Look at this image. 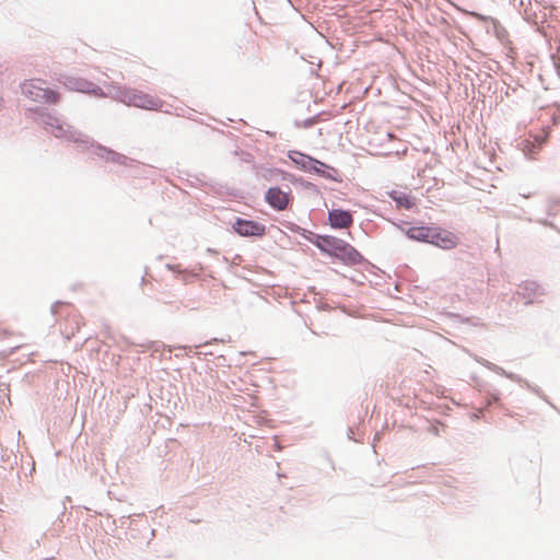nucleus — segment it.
I'll list each match as a JSON object with an SVG mask.
<instances>
[{"instance_id":"nucleus-1","label":"nucleus","mask_w":560,"mask_h":560,"mask_svg":"<svg viewBox=\"0 0 560 560\" xmlns=\"http://www.w3.org/2000/svg\"><path fill=\"white\" fill-rule=\"evenodd\" d=\"M33 112L38 116V118H40V122L46 126V129L49 130L55 137H65L68 141L77 143L78 147L82 149V151L91 150L92 154L101 159L119 165H127L129 158L109 148L95 143L89 136L77 130H71L69 126L66 129L65 126L60 124L58 118L46 113L45 107H36L33 109Z\"/></svg>"},{"instance_id":"nucleus-2","label":"nucleus","mask_w":560,"mask_h":560,"mask_svg":"<svg viewBox=\"0 0 560 560\" xmlns=\"http://www.w3.org/2000/svg\"><path fill=\"white\" fill-rule=\"evenodd\" d=\"M314 246L323 255L339 260L347 266H355L364 262L371 265L354 246L332 235L319 234L318 237H316Z\"/></svg>"},{"instance_id":"nucleus-3","label":"nucleus","mask_w":560,"mask_h":560,"mask_svg":"<svg viewBox=\"0 0 560 560\" xmlns=\"http://www.w3.org/2000/svg\"><path fill=\"white\" fill-rule=\"evenodd\" d=\"M399 230L411 241L434 245L442 249L455 248L459 243V237L438 225H412Z\"/></svg>"},{"instance_id":"nucleus-4","label":"nucleus","mask_w":560,"mask_h":560,"mask_svg":"<svg viewBox=\"0 0 560 560\" xmlns=\"http://www.w3.org/2000/svg\"><path fill=\"white\" fill-rule=\"evenodd\" d=\"M118 98L128 106H135L149 110H161L163 102L142 91L124 88L118 90Z\"/></svg>"},{"instance_id":"nucleus-5","label":"nucleus","mask_w":560,"mask_h":560,"mask_svg":"<svg viewBox=\"0 0 560 560\" xmlns=\"http://www.w3.org/2000/svg\"><path fill=\"white\" fill-rule=\"evenodd\" d=\"M51 79L63 85L68 91L81 92L96 97H103L105 95L100 85L83 78L54 72Z\"/></svg>"},{"instance_id":"nucleus-6","label":"nucleus","mask_w":560,"mask_h":560,"mask_svg":"<svg viewBox=\"0 0 560 560\" xmlns=\"http://www.w3.org/2000/svg\"><path fill=\"white\" fill-rule=\"evenodd\" d=\"M288 190H283L279 186H272L265 192V202L275 211H283L293 205L294 197L291 188L287 186Z\"/></svg>"},{"instance_id":"nucleus-7","label":"nucleus","mask_w":560,"mask_h":560,"mask_svg":"<svg viewBox=\"0 0 560 560\" xmlns=\"http://www.w3.org/2000/svg\"><path fill=\"white\" fill-rule=\"evenodd\" d=\"M233 231L242 237H262L266 235L265 224L249 219L237 217L232 224Z\"/></svg>"},{"instance_id":"nucleus-8","label":"nucleus","mask_w":560,"mask_h":560,"mask_svg":"<svg viewBox=\"0 0 560 560\" xmlns=\"http://www.w3.org/2000/svg\"><path fill=\"white\" fill-rule=\"evenodd\" d=\"M327 221L329 226L334 230L349 229L354 223L353 212L342 208H335L328 210Z\"/></svg>"},{"instance_id":"nucleus-9","label":"nucleus","mask_w":560,"mask_h":560,"mask_svg":"<svg viewBox=\"0 0 560 560\" xmlns=\"http://www.w3.org/2000/svg\"><path fill=\"white\" fill-rule=\"evenodd\" d=\"M516 294L525 300V304L537 302V299L545 294L544 288L535 281H524L518 285Z\"/></svg>"},{"instance_id":"nucleus-10","label":"nucleus","mask_w":560,"mask_h":560,"mask_svg":"<svg viewBox=\"0 0 560 560\" xmlns=\"http://www.w3.org/2000/svg\"><path fill=\"white\" fill-rule=\"evenodd\" d=\"M288 158L299 170L306 173H312V171L315 170L314 165L318 164L317 159L300 151H289Z\"/></svg>"},{"instance_id":"nucleus-11","label":"nucleus","mask_w":560,"mask_h":560,"mask_svg":"<svg viewBox=\"0 0 560 560\" xmlns=\"http://www.w3.org/2000/svg\"><path fill=\"white\" fill-rule=\"evenodd\" d=\"M479 392L485 400L487 408H503V404L501 401V393L497 387H494L491 384L485 383L482 385H479Z\"/></svg>"},{"instance_id":"nucleus-12","label":"nucleus","mask_w":560,"mask_h":560,"mask_svg":"<svg viewBox=\"0 0 560 560\" xmlns=\"http://www.w3.org/2000/svg\"><path fill=\"white\" fill-rule=\"evenodd\" d=\"M489 370L494 372V373H497V374H499V375H501V376H504V377H506V378H509V380H511V381H513V382H515L517 384H520L522 387L527 388V389L534 392L537 395H539V393H540L539 387L530 385L527 380L523 378L518 374H515V373H512V372H508L503 368H501V366H499V365H497L494 363L490 364Z\"/></svg>"},{"instance_id":"nucleus-13","label":"nucleus","mask_w":560,"mask_h":560,"mask_svg":"<svg viewBox=\"0 0 560 560\" xmlns=\"http://www.w3.org/2000/svg\"><path fill=\"white\" fill-rule=\"evenodd\" d=\"M42 83L45 82L37 79L24 81L21 85L23 95L34 102L40 101V93L43 90V86L40 85Z\"/></svg>"},{"instance_id":"nucleus-14","label":"nucleus","mask_w":560,"mask_h":560,"mask_svg":"<svg viewBox=\"0 0 560 560\" xmlns=\"http://www.w3.org/2000/svg\"><path fill=\"white\" fill-rule=\"evenodd\" d=\"M314 168L315 170H313L312 173L316 174L319 177H323L325 179H329L332 182H337V183H340L342 180L341 177L339 176L338 170H336L335 167H332L319 160H318V164L314 165Z\"/></svg>"},{"instance_id":"nucleus-15","label":"nucleus","mask_w":560,"mask_h":560,"mask_svg":"<svg viewBox=\"0 0 560 560\" xmlns=\"http://www.w3.org/2000/svg\"><path fill=\"white\" fill-rule=\"evenodd\" d=\"M388 197L396 203L398 209L410 210L415 206L412 197L406 192L392 190L388 192Z\"/></svg>"},{"instance_id":"nucleus-16","label":"nucleus","mask_w":560,"mask_h":560,"mask_svg":"<svg viewBox=\"0 0 560 560\" xmlns=\"http://www.w3.org/2000/svg\"><path fill=\"white\" fill-rule=\"evenodd\" d=\"M285 226L289 231L301 235L304 240H306L307 242H310L313 245H315L316 237H318V235H319V234H317L313 231L306 230L293 222H289Z\"/></svg>"},{"instance_id":"nucleus-17","label":"nucleus","mask_w":560,"mask_h":560,"mask_svg":"<svg viewBox=\"0 0 560 560\" xmlns=\"http://www.w3.org/2000/svg\"><path fill=\"white\" fill-rule=\"evenodd\" d=\"M285 226L289 231L301 235L304 240H306L307 242H310L313 245H315L316 237H318V235H319V234H317L313 231L306 230L293 222H289Z\"/></svg>"},{"instance_id":"nucleus-18","label":"nucleus","mask_w":560,"mask_h":560,"mask_svg":"<svg viewBox=\"0 0 560 560\" xmlns=\"http://www.w3.org/2000/svg\"><path fill=\"white\" fill-rule=\"evenodd\" d=\"M61 98L60 93L50 88H43L40 93V103L57 104Z\"/></svg>"},{"instance_id":"nucleus-19","label":"nucleus","mask_w":560,"mask_h":560,"mask_svg":"<svg viewBox=\"0 0 560 560\" xmlns=\"http://www.w3.org/2000/svg\"><path fill=\"white\" fill-rule=\"evenodd\" d=\"M475 16L480 21L490 22L498 38H502L503 34L506 33L504 27L500 24V22L497 19L486 16L480 13H475Z\"/></svg>"},{"instance_id":"nucleus-20","label":"nucleus","mask_w":560,"mask_h":560,"mask_svg":"<svg viewBox=\"0 0 560 560\" xmlns=\"http://www.w3.org/2000/svg\"><path fill=\"white\" fill-rule=\"evenodd\" d=\"M282 170L264 167L259 172V176L268 182H278L281 179Z\"/></svg>"},{"instance_id":"nucleus-21","label":"nucleus","mask_w":560,"mask_h":560,"mask_svg":"<svg viewBox=\"0 0 560 560\" xmlns=\"http://www.w3.org/2000/svg\"><path fill=\"white\" fill-rule=\"evenodd\" d=\"M318 116L315 115L313 117H308L302 121H299V120H295L294 121V125L298 127V128H304V129H308V128H312L314 125H316L318 122Z\"/></svg>"},{"instance_id":"nucleus-22","label":"nucleus","mask_w":560,"mask_h":560,"mask_svg":"<svg viewBox=\"0 0 560 560\" xmlns=\"http://www.w3.org/2000/svg\"><path fill=\"white\" fill-rule=\"evenodd\" d=\"M560 208V199L551 198L548 201L547 212L548 215H555Z\"/></svg>"},{"instance_id":"nucleus-23","label":"nucleus","mask_w":560,"mask_h":560,"mask_svg":"<svg viewBox=\"0 0 560 560\" xmlns=\"http://www.w3.org/2000/svg\"><path fill=\"white\" fill-rule=\"evenodd\" d=\"M299 184L303 188L312 190L313 192H316V194L319 192L318 187L315 184H313L312 182L305 180L302 177H299Z\"/></svg>"},{"instance_id":"nucleus-24","label":"nucleus","mask_w":560,"mask_h":560,"mask_svg":"<svg viewBox=\"0 0 560 560\" xmlns=\"http://www.w3.org/2000/svg\"><path fill=\"white\" fill-rule=\"evenodd\" d=\"M280 180H287V182H290V183H299V177H296L295 175H293L291 173L282 171L281 179Z\"/></svg>"},{"instance_id":"nucleus-25","label":"nucleus","mask_w":560,"mask_h":560,"mask_svg":"<svg viewBox=\"0 0 560 560\" xmlns=\"http://www.w3.org/2000/svg\"><path fill=\"white\" fill-rule=\"evenodd\" d=\"M63 306H67L66 303L61 302V301H57L55 302L52 305H51V308H50V312L54 316L58 315L59 314V308L60 307H63Z\"/></svg>"},{"instance_id":"nucleus-26","label":"nucleus","mask_w":560,"mask_h":560,"mask_svg":"<svg viewBox=\"0 0 560 560\" xmlns=\"http://www.w3.org/2000/svg\"><path fill=\"white\" fill-rule=\"evenodd\" d=\"M523 18L524 20H526L527 22H530L533 21L534 16L536 15L535 12H532L530 9L528 7H526L523 11Z\"/></svg>"},{"instance_id":"nucleus-27","label":"nucleus","mask_w":560,"mask_h":560,"mask_svg":"<svg viewBox=\"0 0 560 560\" xmlns=\"http://www.w3.org/2000/svg\"><path fill=\"white\" fill-rule=\"evenodd\" d=\"M475 360L480 363L481 365H483L485 368H487L489 370V366L490 364H493L492 362L481 358V357H476Z\"/></svg>"},{"instance_id":"nucleus-28","label":"nucleus","mask_w":560,"mask_h":560,"mask_svg":"<svg viewBox=\"0 0 560 560\" xmlns=\"http://www.w3.org/2000/svg\"><path fill=\"white\" fill-rule=\"evenodd\" d=\"M347 435H348L349 440L359 441V439H357V436H355V431H354V429L352 427L348 428Z\"/></svg>"},{"instance_id":"nucleus-29","label":"nucleus","mask_w":560,"mask_h":560,"mask_svg":"<svg viewBox=\"0 0 560 560\" xmlns=\"http://www.w3.org/2000/svg\"><path fill=\"white\" fill-rule=\"evenodd\" d=\"M166 267H167L168 270H172L174 272H179L180 271L179 265H167Z\"/></svg>"},{"instance_id":"nucleus-30","label":"nucleus","mask_w":560,"mask_h":560,"mask_svg":"<svg viewBox=\"0 0 560 560\" xmlns=\"http://www.w3.org/2000/svg\"><path fill=\"white\" fill-rule=\"evenodd\" d=\"M557 73L560 75V66L556 65Z\"/></svg>"},{"instance_id":"nucleus-31","label":"nucleus","mask_w":560,"mask_h":560,"mask_svg":"<svg viewBox=\"0 0 560 560\" xmlns=\"http://www.w3.org/2000/svg\"><path fill=\"white\" fill-rule=\"evenodd\" d=\"M508 92H505V95H509L511 93L510 86H506Z\"/></svg>"},{"instance_id":"nucleus-32","label":"nucleus","mask_w":560,"mask_h":560,"mask_svg":"<svg viewBox=\"0 0 560 560\" xmlns=\"http://www.w3.org/2000/svg\"><path fill=\"white\" fill-rule=\"evenodd\" d=\"M508 92H505V95H509L511 93L510 86H506Z\"/></svg>"},{"instance_id":"nucleus-33","label":"nucleus","mask_w":560,"mask_h":560,"mask_svg":"<svg viewBox=\"0 0 560 560\" xmlns=\"http://www.w3.org/2000/svg\"><path fill=\"white\" fill-rule=\"evenodd\" d=\"M508 92H505V95H509L511 93L510 86H506Z\"/></svg>"},{"instance_id":"nucleus-34","label":"nucleus","mask_w":560,"mask_h":560,"mask_svg":"<svg viewBox=\"0 0 560 560\" xmlns=\"http://www.w3.org/2000/svg\"><path fill=\"white\" fill-rule=\"evenodd\" d=\"M45 560H55V558H54V557H51V558H47V559H45Z\"/></svg>"}]
</instances>
